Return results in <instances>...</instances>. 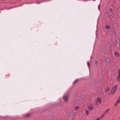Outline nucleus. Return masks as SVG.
Returning a JSON list of instances; mask_svg holds the SVG:
<instances>
[{
	"label": "nucleus",
	"instance_id": "1",
	"mask_svg": "<svg viewBox=\"0 0 120 120\" xmlns=\"http://www.w3.org/2000/svg\"><path fill=\"white\" fill-rule=\"evenodd\" d=\"M68 94H67V96H64L63 97V99L64 100L65 102L67 101H68Z\"/></svg>",
	"mask_w": 120,
	"mask_h": 120
},
{
	"label": "nucleus",
	"instance_id": "2",
	"mask_svg": "<svg viewBox=\"0 0 120 120\" xmlns=\"http://www.w3.org/2000/svg\"><path fill=\"white\" fill-rule=\"evenodd\" d=\"M116 79L118 80V82L120 81V69H119L118 71V77L116 78Z\"/></svg>",
	"mask_w": 120,
	"mask_h": 120
},
{
	"label": "nucleus",
	"instance_id": "3",
	"mask_svg": "<svg viewBox=\"0 0 120 120\" xmlns=\"http://www.w3.org/2000/svg\"><path fill=\"white\" fill-rule=\"evenodd\" d=\"M88 109L90 111H92L93 110L92 106L91 105H89L88 106Z\"/></svg>",
	"mask_w": 120,
	"mask_h": 120
},
{
	"label": "nucleus",
	"instance_id": "4",
	"mask_svg": "<svg viewBox=\"0 0 120 120\" xmlns=\"http://www.w3.org/2000/svg\"><path fill=\"white\" fill-rule=\"evenodd\" d=\"M97 102H99V104H100L101 103V99L99 98H97Z\"/></svg>",
	"mask_w": 120,
	"mask_h": 120
},
{
	"label": "nucleus",
	"instance_id": "5",
	"mask_svg": "<svg viewBox=\"0 0 120 120\" xmlns=\"http://www.w3.org/2000/svg\"><path fill=\"white\" fill-rule=\"evenodd\" d=\"M115 55L116 57H119L120 56V55L119 53L117 52H115Z\"/></svg>",
	"mask_w": 120,
	"mask_h": 120
},
{
	"label": "nucleus",
	"instance_id": "6",
	"mask_svg": "<svg viewBox=\"0 0 120 120\" xmlns=\"http://www.w3.org/2000/svg\"><path fill=\"white\" fill-rule=\"evenodd\" d=\"M108 13L109 14H113L112 10L111 8H110V11H109Z\"/></svg>",
	"mask_w": 120,
	"mask_h": 120
},
{
	"label": "nucleus",
	"instance_id": "7",
	"mask_svg": "<svg viewBox=\"0 0 120 120\" xmlns=\"http://www.w3.org/2000/svg\"><path fill=\"white\" fill-rule=\"evenodd\" d=\"M117 85H116L113 88V89L114 90V92H115V91L116 90L117 87Z\"/></svg>",
	"mask_w": 120,
	"mask_h": 120
},
{
	"label": "nucleus",
	"instance_id": "8",
	"mask_svg": "<svg viewBox=\"0 0 120 120\" xmlns=\"http://www.w3.org/2000/svg\"><path fill=\"white\" fill-rule=\"evenodd\" d=\"M110 110V109H107L106 110L105 112L104 113H103L105 115L108 112L109 110Z\"/></svg>",
	"mask_w": 120,
	"mask_h": 120
},
{
	"label": "nucleus",
	"instance_id": "9",
	"mask_svg": "<svg viewBox=\"0 0 120 120\" xmlns=\"http://www.w3.org/2000/svg\"><path fill=\"white\" fill-rule=\"evenodd\" d=\"M79 81V79H76L73 82V84H75V83H77L78 81Z\"/></svg>",
	"mask_w": 120,
	"mask_h": 120
},
{
	"label": "nucleus",
	"instance_id": "10",
	"mask_svg": "<svg viewBox=\"0 0 120 120\" xmlns=\"http://www.w3.org/2000/svg\"><path fill=\"white\" fill-rule=\"evenodd\" d=\"M110 90V89L109 88H108L107 89L105 90V92H107L109 91Z\"/></svg>",
	"mask_w": 120,
	"mask_h": 120
},
{
	"label": "nucleus",
	"instance_id": "11",
	"mask_svg": "<svg viewBox=\"0 0 120 120\" xmlns=\"http://www.w3.org/2000/svg\"><path fill=\"white\" fill-rule=\"evenodd\" d=\"M105 115V114H104L103 113V114L101 116L99 117V118L101 119L104 117V116Z\"/></svg>",
	"mask_w": 120,
	"mask_h": 120
},
{
	"label": "nucleus",
	"instance_id": "12",
	"mask_svg": "<svg viewBox=\"0 0 120 120\" xmlns=\"http://www.w3.org/2000/svg\"><path fill=\"white\" fill-rule=\"evenodd\" d=\"M110 27V26L109 25H106L105 26V28L106 29H108Z\"/></svg>",
	"mask_w": 120,
	"mask_h": 120
},
{
	"label": "nucleus",
	"instance_id": "13",
	"mask_svg": "<svg viewBox=\"0 0 120 120\" xmlns=\"http://www.w3.org/2000/svg\"><path fill=\"white\" fill-rule=\"evenodd\" d=\"M120 102L119 101H117L114 104L115 106H116Z\"/></svg>",
	"mask_w": 120,
	"mask_h": 120
},
{
	"label": "nucleus",
	"instance_id": "14",
	"mask_svg": "<svg viewBox=\"0 0 120 120\" xmlns=\"http://www.w3.org/2000/svg\"><path fill=\"white\" fill-rule=\"evenodd\" d=\"M105 61L107 62H109L110 61V59H107L106 60H105Z\"/></svg>",
	"mask_w": 120,
	"mask_h": 120
},
{
	"label": "nucleus",
	"instance_id": "15",
	"mask_svg": "<svg viewBox=\"0 0 120 120\" xmlns=\"http://www.w3.org/2000/svg\"><path fill=\"white\" fill-rule=\"evenodd\" d=\"M79 108V106H77L75 108V110H77L78 109V108Z\"/></svg>",
	"mask_w": 120,
	"mask_h": 120
},
{
	"label": "nucleus",
	"instance_id": "16",
	"mask_svg": "<svg viewBox=\"0 0 120 120\" xmlns=\"http://www.w3.org/2000/svg\"><path fill=\"white\" fill-rule=\"evenodd\" d=\"M117 101L119 102H120V96L117 99Z\"/></svg>",
	"mask_w": 120,
	"mask_h": 120
},
{
	"label": "nucleus",
	"instance_id": "17",
	"mask_svg": "<svg viewBox=\"0 0 120 120\" xmlns=\"http://www.w3.org/2000/svg\"><path fill=\"white\" fill-rule=\"evenodd\" d=\"M87 65L88 66H90V64L89 62L88 61L87 62Z\"/></svg>",
	"mask_w": 120,
	"mask_h": 120
},
{
	"label": "nucleus",
	"instance_id": "18",
	"mask_svg": "<svg viewBox=\"0 0 120 120\" xmlns=\"http://www.w3.org/2000/svg\"><path fill=\"white\" fill-rule=\"evenodd\" d=\"M100 4H99L98 5V10L100 11Z\"/></svg>",
	"mask_w": 120,
	"mask_h": 120
},
{
	"label": "nucleus",
	"instance_id": "19",
	"mask_svg": "<svg viewBox=\"0 0 120 120\" xmlns=\"http://www.w3.org/2000/svg\"><path fill=\"white\" fill-rule=\"evenodd\" d=\"M89 114V112L88 111H86V115H87Z\"/></svg>",
	"mask_w": 120,
	"mask_h": 120
},
{
	"label": "nucleus",
	"instance_id": "20",
	"mask_svg": "<svg viewBox=\"0 0 120 120\" xmlns=\"http://www.w3.org/2000/svg\"><path fill=\"white\" fill-rule=\"evenodd\" d=\"M94 120H100V119L98 117L97 119H95Z\"/></svg>",
	"mask_w": 120,
	"mask_h": 120
},
{
	"label": "nucleus",
	"instance_id": "21",
	"mask_svg": "<svg viewBox=\"0 0 120 120\" xmlns=\"http://www.w3.org/2000/svg\"><path fill=\"white\" fill-rule=\"evenodd\" d=\"M30 114H27L26 115V117H27V116H30Z\"/></svg>",
	"mask_w": 120,
	"mask_h": 120
},
{
	"label": "nucleus",
	"instance_id": "22",
	"mask_svg": "<svg viewBox=\"0 0 120 120\" xmlns=\"http://www.w3.org/2000/svg\"><path fill=\"white\" fill-rule=\"evenodd\" d=\"M97 61L96 60H95V63L96 64H97Z\"/></svg>",
	"mask_w": 120,
	"mask_h": 120
},
{
	"label": "nucleus",
	"instance_id": "23",
	"mask_svg": "<svg viewBox=\"0 0 120 120\" xmlns=\"http://www.w3.org/2000/svg\"><path fill=\"white\" fill-rule=\"evenodd\" d=\"M96 0H93V1H95Z\"/></svg>",
	"mask_w": 120,
	"mask_h": 120
},
{
	"label": "nucleus",
	"instance_id": "24",
	"mask_svg": "<svg viewBox=\"0 0 120 120\" xmlns=\"http://www.w3.org/2000/svg\"><path fill=\"white\" fill-rule=\"evenodd\" d=\"M112 120H114V119H113Z\"/></svg>",
	"mask_w": 120,
	"mask_h": 120
}]
</instances>
